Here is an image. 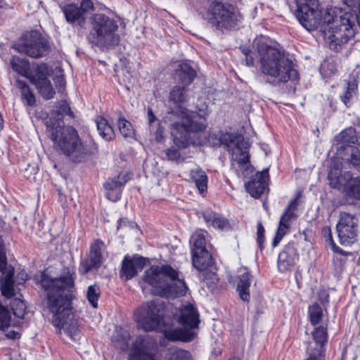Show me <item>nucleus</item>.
<instances>
[{
	"instance_id": "11",
	"label": "nucleus",
	"mask_w": 360,
	"mask_h": 360,
	"mask_svg": "<svg viewBox=\"0 0 360 360\" xmlns=\"http://www.w3.org/2000/svg\"><path fill=\"white\" fill-rule=\"evenodd\" d=\"M358 219L355 216L341 212L340 219L336 224V231L340 243L342 245H349L355 242L357 237Z\"/></svg>"
},
{
	"instance_id": "1",
	"label": "nucleus",
	"mask_w": 360,
	"mask_h": 360,
	"mask_svg": "<svg viewBox=\"0 0 360 360\" xmlns=\"http://www.w3.org/2000/svg\"><path fill=\"white\" fill-rule=\"evenodd\" d=\"M295 15L308 31L320 29L330 49L338 51L354 37L358 17L341 10L322 11L319 0H295Z\"/></svg>"
},
{
	"instance_id": "57",
	"label": "nucleus",
	"mask_w": 360,
	"mask_h": 360,
	"mask_svg": "<svg viewBox=\"0 0 360 360\" xmlns=\"http://www.w3.org/2000/svg\"><path fill=\"white\" fill-rule=\"evenodd\" d=\"M321 236L325 239L326 242L328 243L333 241L331 229L328 226H324L321 229Z\"/></svg>"
},
{
	"instance_id": "17",
	"label": "nucleus",
	"mask_w": 360,
	"mask_h": 360,
	"mask_svg": "<svg viewBox=\"0 0 360 360\" xmlns=\"http://www.w3.org/2000/svg\"><path fill=\"white\" fill-rule=\"evenodd\" d=\"M104 243L96 239L91 244L89 257L82 262L79 271L82 274H86L93 269L100 266L102 263V250L104 248Z\"/></svg>"
},
{
	"instance_id": "45",
	"label": "nucleus",
	"mask_w": 360,
	"mask_h": 360,
	"mask_svg": "<svg viewBox=\"0 0 360 360\" xmlns=\"http://www.w3.org/2000/svg\"><path fill=\"white\" fill-rule=\"evenodd\" d=\"M167 360H192V357L188 351L172 348L168 354Z\"/></svg>"
},
{
	"instance_id": "54",
	"label": "nucleus",
	"mask_w": 360,
	"mask_h": 360,
	"mask_svg": "<svg viewBox=\"0 0 360 360\" xmlns=\"http://www.w3.org/2000/svg\"><path fill=\"white\" fill-rule=\"evenodd\" d=\"M117 74H122L123 77V81L125 82H129L133 77V75L130 70V67H127L126 65L124 68L117 71Z\"/></svg>"
},
{
	"instance_id": "53",
	"label": "nucleus",
	"mask_w": 360,
	"mask_h": 360,
	"mask_svg": "<svg viewBox=\"0 0 360 360\" xmlns=\"http://www.w3.org/2000/svg\"><path fill=\"white\" fill-rule=\"evenodd\" d=\"M79 8L82 11V15H84V13L94 10V3L91 0H82Z\"/></svg>"
},
{
	"instance_id": "48",
	"label": "nucleus",
	"mask_w": 360,
	"mask_h": 360,
	"mask_svg": "<svg viewBox=\"0 0 360 360\" xmlns=\"http://www.w3.org/2000/svg\"><path fill=\"white\" fill-rule=\"evenodd\" d=\"M304 360H325V352L321 349H310L308 352V357Z\"/></svg>"
},
{
	"instance_id": "49",
	"label": "nucleus",
	"mask_w": 360,
	"mask_h": 360,
	"mask_svg": "<svg viewBox=\"0 0 360 360\" xmlns=\"http://www.w3.org/2000/svg\"><path fill=\"white\" fill-rule=\"evenodd\" d=\"M15 303L17 307H12L14 314L18 318H23L26 309L25 303L21 300H15Z\"/></svg>"
},
{
	"instance_id": "56",
	"label": "nucleus",
	"mask_w": 360,
	"mask_h": 360,
	"mask_svg": "<svg viewBox=\"0 0 360 360\" xmlns=\"http://www.w3.org/2000/svg\"><path fill=\"white\" fill-rule=\"evenodd\" d=\"M287 231V230L283 229V228L280 226L278 227L276 236L272 242L273 247H276L278 245V244L282 240L283 237L284 236Z\"/></svg>"
},
{
	"instance_id": "31",
	"label": "nucleus",
	"mask_w": 360,
	"mask_h": 360,
	"mask_svg": "<svg viewBox=\"0 0 360 360\" xmlns=\"http://www.w3.org/2000/svg\"><path fill=\"white\" fill-rule=\"evenodd\" d=\"M96 123L98 132L103 139L110 141L114 139V130L105 119L103 117L98 118L96 120Z\"/></svg>"
},
{
	"instance_id": "32",
	"label": "nucleus",
	"mask_w": 360,
	"mask_h": 360,
	"mask_svg": "<svg viewBox=\"0 0 360 360\" xmlns=\"http://www.w3.org/2000/svg\"><path fill=\"white\" fill-rule=\"evenodd\" d=\"M342 192L349 198L360 200V176H352Z\"/></svg>"
},
{
	"instance_id": "26",
	"label": "nucleus",
	"mask_w": 360,
	"mask_h": 360,
	"mask_svg": "<svg viewBox=\"0 0 360 360\" xmlns=\"http://www.w3.org/2000/svg\"><path fill=\"white\" fill-rule=\"evenodd\" d=\"M130 334L122 327H116L112 335V343L114 347L121 351L127 349Z\"/></svg>"
},
{
	"instance_id": "5",
	"label": "nucleus",
	"mask_w": 360,
	"mask_h": 360,
	"mask_svg": "<svg viewBox=\"0 0 360 360\" xmlns=\"http://www.w3.org/2000/svg\"><path fill=\"white\" fill-rule=\"evenodd\" d=\"M46 125L51 131L54 146L72 161L82 162L97 151V146L94 141H90L88 144L84 143L77 131L72 127H65L61 117H50L46 121Z\"/></svg>"
},
{
	"instance_id": "44",
	"label": "nucleus",
	"mask_w": 360,
	"mask_h": 360,
	"mask_svg": "<svg viewBox=\"0 0 360 360\" xmlns=\"http://www.w3.org/2000/svg\"><path fill=\"white\" fill-rule=\"evenodd\" d=\"M100 288L96 285H89L86 291V297L94 308L98 307V300L100 297Z\"/></svg>"
},
{
	"instance_id": "41",
	"label": "nucleus",
	"mask_w": 360,
	"mask_h": 360,
	"mask_svg": "<svg viewBox=\"0 0 360 360\" xmlns=\"http://www.w3.org/2000/svg\"><path fill=\"white\" fill-rule=\"evenodd\" d=\"M186 86H175L169 94V98L175 103H183L187 101Z\"/></svg>"
},
{
	"instance_id": "18",
	"label": "nucleus",
	"mask_w": 360,
	"mask_h": 360,
	"mask_svg": "<svg viewBox=\"0 0 360 360\" xmlns=\"http://www.w3.org/2000/svg\"><path fill=\"white\" fill-rule=\"evenodd\" d=\"M269 181V169H265L257 172L251 179L245 184L247 191L255 198H259L264 193Z\"/></svg>"
},
{
	"instance_id": "3",
	"label": "nucleus",
	"mask_w": 360,
	"mask_h": 360,
	"mask_svg": "<svg viewBox=\"0 0 360 360\" xmlns=\"http://www.w3.org/2000/svg\"><path fill=\"white\" fill-rule=\"evenodd\" d=\"M40 284L46 292L54 325L60 330L63 329L72 340H77L79 328L77 322L72 320L71 308L75 291L72 274L68 268H64L60 275L54 278L43 272Z\"/></svg>"
},
{
	"instance_id": "39",
	"label": "nucleus",
	"mask_w": 360,
	"mask_h": 360,
	"mask_svg": "<svg viewBox=\"0 0 360 360\" xmlns=\"http://www.w3.org/2000/svg\"><path fill=\"white\" fill-rule=\"evenodd\" d=\"M17 86L20 90L22 98L26 101L27 105L33 106L35 104V98L26 82L17 80Z\"/></svg>"
},
{
	"instance_id": "59",
	"label": "nucleus",
	"mask_w": 360,
	"mask_h": 360,
	"mask_svg": "<svg viewBox=\"0 0 360 360\" xmlns=\"http://www.w3.org/2000/svg\"><path fill=\"white\" fill-rule=\"evenodd\" d=\"M330 245L331 247V249L332 250L335 252V253H338L340 255H349L348 252L344 251L343 250H342L341 248H340L333 241L330 242Z\"/></svg>"
},
{
	"instance_id": "46",
	"label": "nucleus",
	"mask_w": 360,
	"mask_h": 360,
	"mask_svg": "<svg viewBox=\"0 0 360 360\" xmlns=\"http://www.w3.org/2000/svg\"><path fill=\"white\" fill-rule=\"evenodd\" d=\"M11 316L9 311L0 304V329L4 330L10 325Z\"/></svg>"
},
{
	"instance_id": "40",
	"label": "nucleus",
	"mask_w": 360,
	"mask_h": 360,
	"mask_svg": "<svg viewBox=\"0 0 360 360\" xmlns=\"http://www.w3.org/2000/svg\"><path fill=\"white\" fill-rule=\"evenodd\" d=\"M118 129L120 134L124 138H134L135 135L134 129L131 122L124 117H120L117 121Z\"/></svg>"
},
{
	"instance_id": "13",
	"label": "nucleus",
	"mask_w": 360,
	"mask_h": 360,
	"mask_svg": "<svg viewBox=\"0 0 360 360\" xmlns=\"http://www.w3.org/2000/svg\"><path fill=\"white\" fill-rule=\"evenodd\" d=\"M157 349V342L146 335L139 336L133 344L129 354V360H155L153 355Z\"/></svg>"
},
{
	"instance_id": "42",
	"label": "nucleus",
	"mask_w": 360,
	"mask_h": 360,
	"mask_svg": "<svg viewBox=\"0 0 360 360\" xmlns=\"http://www.w3.org/2000/svg\"><path fill=\"white\" fill-rule=\"evenodd\" d=\"M309 316L310 322L313 326L317 325L323 316L321 307L319 304L314 303L309 307Z\"/></svg>"
},
{
	"instance_id": "29",
	"label": "nucleus",
	"mask_w": 360,
	"mask_h": 360,
	"mask_svg": "<svg viewBox=\"0 0 360 360\" xmlns=\"http://www.w3.org/2000/svg\"><path fill=\"white\" fill-rule=\"evenodd\" d=\"M64 14L68 22L73 23L78 22L79 25L84 22V18L80 8L74 4H70L64 8Z\"/></svg>"
},
{
	"instance_id": "64",
	"label": "nucleus",
	"mask_w": 360,
	"mask_h": 360,
	"mask_svg": "<svg viewBox=\"0 0 360 360\" xmlns=\"http://www.w3.org/2000/svg\"><path fill=\"white\" fill-rule=\"evenodd\" d=\"M229 360H240L238 357L233 356L230 358Z\"/></svg>"
},
{
	"instance_id": "10",
	"label": "nucleus",
	"mask_w": 360,
	"mask_h": 360,
	"mask_svg": "<svg viewBox=\"0 0 360 360\" xmlns=\"http://www.w3.org/2000/svg\"><path fill=\"white\" fill-rule=\"evenodd\" d=\"M13 49L20 53L32 58H38L47 52L49 46L41 34L33 31L25 34L22 41L15 44Z\"/></svg>"
},
{
	"instance_id": "50",
	"label": "nucleus",
	"mask_w": 360,
	"mask_h": 360,
	"mask_svg": "<svg viewBox=\"0 0 360 360\" xmlns=\"http://www.w3.org/2000/svg\"><path fill=\"white\" fill-rule=\"evenodd\" d=\"M56 114H57L58 116H63V115H72L70 108L66 102H61L60 103L58 110L56 111ZM52 115H53L55 113L53 112Z\"/></svg>"
},
{
	"instance_id": "8",
	"label": "nucleus",
	"mask_w": 360,
	"mask_h": 360,
	"mask_svg": "<svg viewBox=\"0 0 360 360\" xmlns=\"http://www.w3.org/2000/svg\"><path fill=\"white\" fill-rule=\"evenodd\" d=\"M11 65L15 72L27 78L44 98L49 100L53 97L55 90L48 79L50 73L46 64L41 63L30 69L26 59L14 56L11 60Z\"/></svg>"
},
{
	"instance_id": "24",
	"label": "nucleus",
	"mask_w": 360,
	"mask_h": 360,
	"mask_svg": "<svg viewBox=\"0 0 360 360\" xmlns=\"http://www.w3.org/2000/svg\"><path fill=\"white\" fill-rule=\"evenodd\" d=\"M195 77V71L187 63H181L175 70L174 79L183 86L189 85Z\"/></svg>"
},
{
	"instance_id": "55",
	"label": "nucleus",
	"mask_w": 360,
	"mask_h": 360,
	"mask_svg": "<svg viewBox=\"0 0 360 360\" xmlns=\"http://www.w3.org/2000/svg\"><path fill=\"white\" fill-rule=\"evenodd\" d=\"M150 132L154 134V135L155 136V139L158 142L161 141L164 138V129L161 127L160 123H158L157 125L154 127V129L150 130Z\"/></svg>"
},
{
	"instance_id": "33",
	"label": "nucleus",
	"mask_w": 360,
	"mask_h": 360,
	"mask_svg": "<svg viewBox=\"0 0 360 360\" xmlns=\"http://www.w3.org/2000/svg\"><path fill=\"white\" fill-rule=\"evenodd\" d=\"M190 176L200 193L207 191V177L204 171L199 169L192 170Z\"/></svg>"
},
{
	"instance_id": "20",
	"label": "nucleus",
	"mask_w": 360,
	"mask_h": 360,
	"mask_svg": "<svg viewBox=\"0 0 360 360\" xmlns=\"http://www.w3.org/2000/svg\"><path fill=\"white\" fill-rule=\"evenodd\" d=\"M145 266V259L142 257L134 256L125 257L122 261V268L120 271L121 278L126 281L135 276Z\"/></svg>"
},
{
	"instance_id": "23",
	"label": "nucleus",
	"mask_w": 360,
	"mask_h": 360,
	"mask_svg": "<svg viewBox=\"0 0 360 360\" xmlns=\"http://www.w3.org/2000/svg\"><path fill=\"white\" fill-rule=\"evenodd\" d=\"M295 250L292 246H285L278 257V269L280 272L290 271L297 259Z\"/></svg>"
},
{
	"instance_id": "21",
	"label": "nucleus",
	"mask_w": 360,
	"mask_h": 360,
	"mask_svg": "<svg viewBox=\"0 0 360 360\" xmlns=\"http://www.w3.org/2000/svg\"><path fill=\"white\" fill-rule=\"evenodd\" d=\"M172 136L174 139V143L180 148H184L190 144L196 145L198 139H193L191 136V131L182 123L175 122L172 127Z\"/></svg>"
},
{
	"instance_id": "25",
	"label": "nucleus",
	"mask_w": 360,
	"mask_h": 360,
	"mask_svg": "<svg viewBox=\"0 0 360 360\" xmlns=\"http://www.w3.org/2000/svg\"><path fill=\"white\" fill-rule=\"evenodd\" d=\"M297 206L298 200L297 198L292 200L289 202L281 217L278 226L283 228V229H285L287 231L289 230L291 222L295 220L297 217V215L295 213Z\"/></svg>"
},
{
	"instance_id": "43",
	"label": "nucleus",
	"mask_w": 360,
	"mask_h": 360,
	"mask_svg": "<svg viewBox=\"0 0 360 360\" xmlns=\"http://www.w3.org/2000/svg\"><path fill=\"white\" fill-rule=\"evenodd\" d=\"M195 143H196V146H203L207 143H210L214 147H218L221 146L224 143V139L221 135L220 136H217V135L212 134L208 138L205 136L203 139H198V142H195Z\"/></svg>"
},
{
	"instance_id": "47",
	"label": "nucleus",
	"mask_w": 360,
	"mask_h": 360,
	"mask_svg": "<svg viewBox=\"0 0 360 360\" xmlns=\"http://www.w3.org/2000/svg\"><path fill=\"white\" fill-rule=\"evenodd\" d=\"M264 232V228L262 222H259L257 226V242L261 250L264 248L265 241Z\"/></svg>"
},
{
	"instance_id": "14",
	"label": "nucleus",
	"mask_w": 360,
	"mask_h": 360,
	"mask_svg": "<svg viewBox=\"0 0 360 360\" xmlns=\"http://www.w3.org/2000/svg\"><path fill=\"white\" fill-rule=\"evenodd\" d=\"M352 175L350 172H342V162L338 158L331 159L328 174V184L331 188L342 192Z\"/></svg>"
},
{
	"instance_id": "62",
	"label": "nucleus",
	"mask_w": 360,
	"mask_h": 360,
	"mask_svg": "<svg viewBox=\"0 0 360 360\" xmlns=\"http://www.w3.org/2000/svg\"><path fill=\"white\" fill-rule=\"evenodd\" d=\"M18 276L22 281L21 283H24L27 279V274L25 271L20 272Z\"/></svg>"
},
{
	"instance_id": "36",
	"label": "nucleus",
	"mask_w": 360,
	"mask_h": 360,
	"mask_svg": "<svg viewBox=\"0 0 360 360\" xmlns=\"http://www.w3.org/2000/svg\"><path fill=\"white\" fill-rule=\"evenodd\" d=\"M342 2L347 6L349 8L352 9V11H344L342 8L335 7L333 10H341L342 13H349L352 15H354L358 17V20L355 22V32L354 35L359 32V28H360V0H342Z\"/></svg>"
},
{
	"instance_id": "2",
	"label": "nucleus",
	"mask_w": 360,
	"mask_h": 360,
	"mask_svg": "<svg viewBox=\"0 0 360 360\" xmlns=\"http://www.w3.org/2000/svg\"><path fill=\"white\" fill-rule=\"evenodd\" d=\"M139 326L146 331L161 330L165 337L172 341L188 342L192 340L193 334L188 329L197 328L200 322L199 314L192 304L182 305L173 314L174 320L182 326L180 328L172 329L169 318L166 315V309L162 301L157 300L143 304L134 312Z\"/></svg>"
},
{
	"instance_id": "15",
	"label": "nucleus",
	"mask_w": 360,
	"mask_h": 360,
	"mask_svg": "<svg viewBox=\"0 0 360 360\" xmlns=\"http://www.w3.org/2000/svg\"><path fill=\"white\" fill-rule=\"evenodd\" d=\"M192 261L193 266L199 271H202V276L207 283L215 284L219 278L217 275L208 269L212 268L213 264L212 257L209 252L202 253H192Z\"/></svg>"
},
{
	"instance_id": "12",
	"label": "nucleus",
	"mask_w": 360,
	"mask_h": 360,
	"mask_svg": "<svg viewBox=\"0 0 360 360\" xmlns=\"http://www.w3.org/2000/svg\"><path fill=\"white\" fill-rule=\"evenodd\" d=\"M0 272H1L0 278L1 294L7 298H11L15 295L13 280L14 269L11 266L7 265L4 243L1 238H0Z\"/></svg>"
},
{
	"instance_id": "61",
	"label": "nucleus",
	"mask_w": 360,
	"mask_h": 360,
	"mask_svg": "<svg viewBox=\"0 0 360 360\" xmlns=\"http://www.w3.org/2000/svg\"><path fill=\"white\" fill-rule=\"evenodd\" d=\"M7 338L10 339H18L20 338V335L19 332L15 331V330H10L6 334Z\"/></svg>"
},
{
	"instance_id": "37",
	"label": "nucleus",
	"mask_w": 360,
	"mask_h": 360,
	"mask_svg": "<svg viewBox=\"0 0 360 360\" xmlns=\"http://www.w3.org/2000/svg\"><path fill=\"white\" fill-rule=\"evenodd\" d=\"M193 242L192 253L208 252L206 250V240L204 233L197 232L193 234L191 242Z\"/></svg>"
},
{
	"instance_id": "38",
	"label": "nucleus",
	"mask_w": 360,
	"mask_h": 360,
	"mask_svg": "<svg viewBox=\"0 0 360 360\" xmlns=\"http://www.w3.org/2000/svg\"><path fill=\"white\" fill-rule=\"evenodd\" d=\"M346 153L348 158L346 162L354 169L360 172V150L356 147H349Z\"/></svg>"
},
{
	"instance_id": "16",
	"label": "nucleus",
	"mask_w": 360,
	"mask_h": 360,
	"mask_svg": "<svg viewBox=\"0 0 360 360\" xmlns=\"http://www.w3.org/2000/svg\"><path fill=\"white\" fill-rule=\"evenodd\" d=\"M130 179L131 174L127 172H120L117 176L108 179L103 185L106 197L113 202L120 200L122 188Z\"/></svg>"
},
{
	"instance_id": "60",
	"label": "nucleus",
	"mask_w": 360,
	"mask_h": 360,
	"mask_svg": "<svg viewBox=\"0 0 360 360\" xmlns=\"http://www.w3.org/2000/svg\"><path fill=\"white\" fill-rule=\"evenodd\" d=\"M333 262L334 265L340 269H342L345 263V260L342 258L338 257V256H333Z\"/></svg>"
},
{
	"instance_id": "22",
	"label": "nucleus",
	"mask_w": 360,
	"mask_h": 360,
	"mask_svg": "<svg viewBox=\"0 0 360 360\" xmlns=\"http://www.w3.org/2000/svg\"><path fill=\"white\" fill-rule=\"evenodd\" d=\"M208 15L210 23L223 32L225 28V8L223 3L213 1L210 6Z\"/></svg>"
},
{
	"instance_id": "27",
	"label": "nucleus",
	"mask_w": 360,
	"mask_h": 360,
	"mask_svg": "<svg viewBox=\"0 0 360 360\" xmlns=\"http://www.w3.org/2000/svg\"><path fill=\"white\" fill-rule=\"evenodd\" d=\"M252 281V276L249 272H245L239 276V281L237 285L236 290L240 299L245 302H249L250 287Z\"/></svg>"
},
{
	"instance_id": "52",
	"label": "nucleus",
	"mask_w": 360,
	"mask_h": 360,
	"mask_svg": "<svg viewBox=\"0 0 360 360\" xmlns=\"http://www.w3.org/2000/svg\"><path fill=\"white\" fill-rule=\"evenodd\" d=\"M147 117L149 124L150 130H153L154 127L157 125L158 123H160L155 115L153 114V110L150 108H148L147 110Z\"/></svg>"
},
{
	"instance_id": "4",
	"label": "nucleus",
	"mask_w": 360,
	"mask_h": 360,
	"mask_svg": "<svg viewBox=\"0 0 360 360\" xmlns=\"http://www.w3.org/2000/svg\"><path fill=\"white\" fill-rule=\"evenodd\" d=\"M271 43L265 37L257 39L256 48L261 72L276 84L297 80L299 75L289 54Z\"/></svg>"
},
{
	"instance_id": "6",
	"label": "nucleus",
	"mask_w": 360,
	"mask_h": 360,
	"mask_svg": "<svg viewBox=\"0 0 360 360\" xmlns=\"http://www.w3.org/2000/svg\"><path fill=\"white\" fill-rule=\"evenodd\" d=\"M143 281L151 286L152 292L168 298L186 295L187 286L178 271L169 265L152 266L145 271Z\"/></svg>"
},
{
	"instance_id": "28",
	"label": "nucleus",
	"mask_w": 360,
	"mask_h": 360,
	"mask_svg": "<svg viewBox=\"0 0 360 360\" xmlns=\"http://www.w3.org/2000/svg\"><path fill=\"white\" fill-rule=\"evenodd\" d=\"M357 89L358 84L355 78H350L345 81L344 91L343 94L340 95V99L346 106L348 107L349 105L350 101L357 94Z\"/></svg>"
},
{
	"instance_id": "63",
	"label": "nucleus",
	"mask_w": 360,
	"mask_h": 360,
	"mask_svg": "<svg viewBox=\"0 0 360 360\" xmlns=\"http://www.w3.org/2000/svg\"><path fill=\"white\" fill-rule=\"evenodd\" d=\"M122 223H124V221L122 219H120L118 222L117 229H120L122 226Z\"/></svg>"
},
{
	"instance_id": "35",
	"label": "nucleus",
	"mask_w": 360,
	"mask_h": 360,
	"mask_svg": "<svg viewBox=\"0 0 360 360\" xmlns=\"http://www.w3.org/2000/svg\"><path fill=\"white\" fill-rule=\"evenodd\" d=\"M202 217L207 224L212 225L214 228L222 231L225 226L224 218L217 213L211 210L203 212Z\"/></svg>"
},
{
	"instance_id": "7",
	"label": "nucleus",
	"mask_w": 360,
	"mask_h": 360,
	"mask_svg": "<svg viewBox=\"0 0 360 360\" xmlns=\"http://www.w3.org/2000/svg\"><path fill=\"white\" fill-rule=\"evenodd\" d=\"M91 30L89 41L101 49L115 47L120 41L117 22L102 13L94 14L91 18Z\"/></svg>"
},
{
	"instance_id": "34",
	"label": "nucleus",
	"mask_w": 360,
	"mask_h": 360,
	"mask_svg": "<svg viewBox=\"0 0 360 360\" xmlns=\"http://www.w3.org/2000/svg\"><path fill=\"white\" fill-rule=\"evenodd\" d=\"M312 337L316 344V347L312 349H323L326 352L325 345L328 340L327 328L323 326L316 327L312 332Z\"/></svg>"
},
{
	"instance_id": "19",
	"label": "nucleus",
	"mask_w": 360,
	"mask_h": 360,
	"mask_svg": "<svg viewBox=\"0 0 360 360\" xmlns=\"http://www.w3.org/2000/svg\"><path fill=\"white\" fill-rule=\"evenodd\" d=\"M181 122L192 133L201 132L207 126L205 112L200 113L187 110H184Z\"/></svg>"
},
{
	"instance_id": "9",
	"label": "nucleus",
	"mask_w": 360,
	"mask_h": 360,
	"mask_svg": "<svg viewBox=\"0 0 360 360\" xmlns=\"http://www.w3.org/2000/svg\"><path fill=\"white\" fill-rule=\"evenodd\" d=\"M250 144L238 134L226 133V150L230 155V170L238 176H246L252 172L249 154Z\"/></svg>"
},
{
	"instance_id": "51",
	"label": "nucleus",
	"mask_w": 360,
	"mask_h": 360,
	"mask_svg": "<svg viewBox=\"0 0 360 360\" xmlns=\"http://www.w3.org/2000/svg\"><path fill=\"white\" fill-rule=\"evenodd\" d=\"M241 51L245 56V62L248 66L255 65V58L252 57V52L248 48L243 47Z\"/></svg>"
},
{
	"instance_id": "30",
	"label": "nucleus",
	"mask_w": 360,
	"mask_h": 360,
	"mask_svg": "<svg viewBox=\"0 0 360 360\" xmlns=\"http://www.w3.org/2000/svg\"><path fill=\"white\" fill-rule=\"evenodd\" d=\"M226 30L235 29L242 20L238 8L232 4H226Z\"/></svg>"
},
{
	"instance_id": "58",
	"label": "nucleus",
	"mask_w": 360,
	"mask_h": 360,
	"mask_svg": "<svg viewBox=\"0 0 360 360\" xmlns=\"http://www.w3.org/2000/svg\"><path fill=\"white\" fill-rule=\"evenodd\" d=\"M165 153L167 158L170 160H178L180 158L179 152L174 148L167 149Z\"/></svg>"
}]
</instances>
